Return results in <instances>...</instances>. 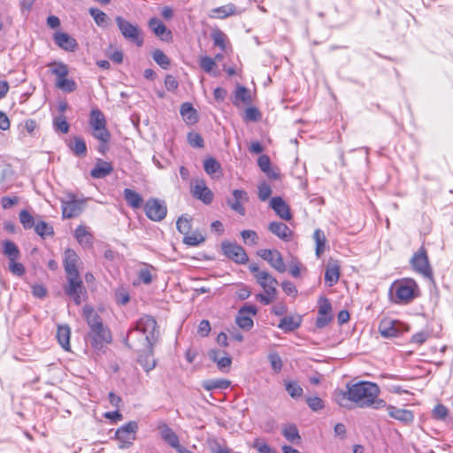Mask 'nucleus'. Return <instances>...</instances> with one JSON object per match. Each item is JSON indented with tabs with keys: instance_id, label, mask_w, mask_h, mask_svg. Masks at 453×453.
I'll list each match as a JSON object with an SVG mask.
<instances>
[{
	"instance_id": "1",
	"label": "nucleus",
	"mask_w": 453,
	"mask_h": 453,
	"mask_svg": "<svg viewBox=\"0 0 453 453\" xmlns=\"http://www.w3.org/2000/svg\"><path fill=\"white\" fill-rule=\"evenodd\" d=\"M158 337L157 321L149 315L140 318L135 327L129 330L127 345L132 347L153 348Z\"/></svg>"
},
{
	"instance_id": "2",
	"label": "nucleus",
	"mask_w": 453,
	"mask_h": 453,
	"mask_svg": "<svg viewBox=\"0 0 453 453\" xmlns=\"http://www.w3.org/2000/svg\"><path fill=\"white\" fill-rule=\"evenodd\" d=\"M380 393V388L373 382L360 381L349 386V397L351 403L360 408L372 407L375 410L384 408L386 402L379 398Z\"/></svg>"
},
{
	"instance_id": "3",
	"label": "nucleus",
	"mask_w": 453,
	"mask_h": 453,
	"mask_svg": "<svg viewBox=\"0 0 453 453\" xmlns=\"http://www.w3.org/2000/svg\"><path fill=\"white\" fill-rule=\"evenodd\" d=\"M82 313L89 327L88 339L91 346L97 350H102L106 344L111 342V334L103 323L101 317L89 305H85Z\"/></svg>"
},
{
	"instance_id": "4",
	"label": "nucleus",
	"mask_w": 453,
	"mask_h": 453,
	"mask_svg": "<svg viewBox=\"0 0 453 453\" xmlns=\"http://www.w3.org/2000/svg\"><path fill=\"white\" fill-rule=\"evenodd\" d=\"M418 286L410 278L395 280L392 283L388 296L389 300L396 304L411 303L418 295Z\"/></svg>"
},
{
	"instance_id": "5",
	"label": "nucleus",
	"mask_w": 453,
	"mask_h": 453,
	"mask_svg": "<svg viewBox=\"0 0 453 453\" xmlns=\"http://www.w3.org/2000/svg\"><path fill=\"white\" fill-rule=\"evenodd\" d=\"M89 126L92 128V135L103 143H107L111 139V134L106 127V119L99 109L90 111Z\"/></svg>"
},
{
	"instance_id": "6",
	"label": "nucleus",
	"mask_w": 453,
	"mask_h": 453,
	"mask_svg": "<svg viewBox=\"0 0 453 453\" xmlns=\"http://www.w3.org/2000/svg\"><path fill=\"white\" fill-rule=\"evenodd\" d=\"M115 22L120 34L126 40L134 43L138 47L142 46V32L138 25L132 24L122 16H116Z\"/></svg>"
},
{
	"instance_id": "7",
	"label": "nucleus",
	"mask_w": 453,
	"mask_h": 453,
	"mask_svg": "<svg viewBox=\"0 0 453 453\" xmlns=\"http://www.w3.org/2000/svg\"><path fill=\"white\" fill-rule=\"evenodd\" d=\"M138 430V424L135 421H129L128 423L120 426L115 433L116 439L119 441L120 449H127L136 438Z\"/></svg>"
},
{
	"instance_id": "8",
	"label": "nucleus",
	"mask_w": 453,
	"mask_h": 453,
	"mask_svg": "<svg viewBox=\"0 0 453 453\" xmlns=\"http://www.w3.org/2000/svg\"><path fill=\"white\" fill-rule=\"evenodd\" d=\"M144 211L150 220L161 221L166 216L167 207L164 201L150 198L144 204Z\"/></svg>"
},
{
	"instance_id": "9",
	"label": "nucleus",
	"mask_w": 453,
	"mask_h": 453,
	"mask_svg": "<svg viewBox=\"0 0 453 453\" xmlns=\"http://www.w3.org/2000/svg\"><path fill=\"white\" fill-rule=\"evenodd\" d=\"M67 277V286L65 288L66 295L70 296L74 303L79 305L82 301V296L86 294L80 274H69Z\"/></svg>"
},
{
	"instance_id": "10",
	"label": "nucleus",
	"mask_w": 453,
	"mask_h": 453,
	"mask_svg": "<svg viewBox=\"0 0 453 453\" xmlns=\"http://www.w3.org/2000/svg\"><path fill=\"white\" fill-rule=\"evenodd\" d=\"M257 254L277 272L284 273L286 271L287 267L283 257L277 250L262 249L259 250Z\"/></svg>"
},
{
	"instance_id": "11",
	"label": "nucleus",
	"mask_w": 453,
	"mask_h": 453,
	"mask_svg": "<svg viewBox=\"0 0 453 453\" xmlns=\"http://www.w3.org/2000/svg\"><path fill=\"white\" fill-rule=\"evenodd\" d=\"M407 330L408 328L402 322L391 319H384L379 325V332L385 338L397 337Z\"/></svg>"
},
{
	"instance_id": "12",
	"label": "nucleus",
	"mask_w": 453,
	"mask_h": 453,
	"mask_svg": "<svg viewBox=\"0 0 453 453\" xmlns=\"http://www.w3.org/2000/svg\"><path fill=\"white\" fill-rule=\"evenodd\" d=\"M221 249L225 256L237 264L244 265L249 260L244 249L237 243L224 242L221 244Z\"/></svg>"
},
{
	"instance_id": "13",
	"label": "nucleus",
	"mask_w": 453,
	"mask_h": 453,
	"mask_svg": "<svg viewBox=\"0 0 453 453\" xmlns=\"http://www.w3.org/2000/svg\"><path fill=\"white\" fill-rule=\"evenodd\" d=\"M413 269L425 277H432V270L429 265L428 257L424 248H420L411 260Z\"/></svg>"
},
{
	"instance_id": "14",
	"label": "nucleus",
	"mask_w": 453,
	"mask_h": 453,
	"mask_svg": "<svg viewBox=\"0 0 453 453\" xmlns=\"http://www.w3.org/2000/svg\"><path fill=\"white\" fill-rule=\"evenodd\" d=\"M332 306L328 299L325 296H321L319 299V311L316 319V326L323 328L327 326L332 320L331 315Z\"/></svg>"
},
{
	"instance_id": "15",
	"label": "nucleus",
	"mask_w": 453,
	"mask_h": 453,
	"mask_svg": "<svg viewBox=\"0 0 453 453\" xmlns=\"http://www.w3.org/2000/svg\"><path fill=\"white\" fill-rule=\"evenodd\" d=\"M257 311V310L255 305H245L242 307L235 319L238 326L244 330H250L253 326V320L250 316L256 315Z\"/></svg>"
},
{
	"instance_id": "16",
	"label": "nucleus",
	"mask_w": 453,
	"mask_h": 453,
	"mask_svg": "<svg viewBox=\"0 0 453 453\" xmlns=\"http://www.w3.org/2000/svg\"><path fill=\"white\" fill-rule=\"evenodd\" d=\"M192 195L195 198L202 201L205 204L211 203L213 200V194L211 189L206 186L205 181L202 179L195 180L192 188Z\"/></svg>"
},
{
	"instance_id": "17",
	"label": "nucleus",
	"mask_w": 453,
	"mask_h": 453,
	"mask_svg": "<svg viewBox=\"0 0 453 453\" xmlns=\"http://www.w3.org/2000/svg\"><path fill=\"white\" fill-rule=\"evenodd\" d=\"M157 431L161 439L165 442L180 451V445L179 438L171 427H169L165 423L161 422L157 425Z\"/></svg>"
},
{
	"instance_id": "18",
	"label": "nucleus",
	"mask_w": 453,
	"mask_h": 453,
	"mask_svg": "<svg viewBox=\"0 0 453 453\" xmlns=\"http://www.w3.org/2000/svg\"><path fill=\"white\" fill-rule=\"evenodd\" d=\"M80 264V257L78 254L72 249H67L64 254V268L66 275L80 274L78 265Z\"/></svg>"
},
{
	"instance_id": "19",
	"label": "nucleus",
	"mask_w": 453,
	"mask_h": 453,
	"mask_svg": "<svg viewBox=\"0 0 453 453\" xmlns=\"http://www.w3.org/2000/svg\"><path fill=\"white\" fill-rule=\"evenodd\" d=\"M54 41L59 48L65 51L73 52L78 48L76 40L65 32H56Z\"/></svg>"
},
{
	"instance_id": "20",
	"label": "nucleus",
	"mask_w": 453,
	"mask_h": 453,
	"mask_svg": "<svg viewBox=\"0 0 453 453\" xmlns=\"http://www.w3.org/2000/svg\"><path fill=\"white\" fill-rule=\"evenodd\" d=\"M270 207L280 219L284 220H290L292 219L289 206L280 196L273 197L270 201Z\"/></svg>"
},
{
	"instance_id": "21",
	"label": "nucleus",
	"mask_w": 453,
	"mask_h": 453,
	"mask_svg": "<svg viewBox=\"0 0 453 453\" xmlns=\"http://www.w3.org/2000/svg\"><path fill=\"white\" fill-rule=\"evenodd\" d=\"M208 356L211 361L217 364V366L220 371L226 372L232 364L231 357L222 350L211 349Z\"/></svg>"
},
{
	"instance_id": "22",
	"label": "nucleus",
	"mask_w": 453,
	"mask_h": 453,
	"mask_svg": "<svg viewBox=\"0 0 453 453\" xmlns=\"http://www.w3.org/2000/svg\"><path fill=\"white\" fill-rule=\"evenodd\" d=\"M149 27L161 40L170 42L172 40V32L167 29L165 25L158 19L152 18L149 21Z\"/></svg>"
},
{
	"instance_id": "23",
	"label": "nucleus",
	"mask_w": 453,
	"mask_h": 453,
	"mask_svg": "<svg viewBox=\"0 0 453 453\" xmlns=\"http://www.w3.org/2000/svg\"><path fill=\"white\" fill-rule=\"evenodd\" d=\"M257 282L261 286L265 292L277 294V280L267 273H261L257 276Z\"/></svg>"
},
{
	"instance_id": "24",
	"label": "nucleus",
	"mask_w": 453,
	"mask_h": 453,
	"mask_svg": "<svg viewBox=\"0 0 453 453\" xmlns=\"http://www.w3.org/2000/svg\"><path fill=\"white\" fill-rule=\"evenodd\" d=\"M387 408L388 415L399 421L404 423H410L413 420L414 416L411 411L406 409H400L392 405H387L384 407Z\"/></svg>"
},
{
	"instance_id": "25",
	"label": "nucleus",
	"mask_w": 453,
	"mask_h": 453,
	"mask_svg": "<svg viewBox=\"0 0 453 453\" xmlns=\"http://www.w3.org/2000/svg\"><path fill=\"white\" fill-rule=\"evenodd\" d=\"M268 229L278 238L288 242L292 237V231L282 222L273 221L269 224Z\"/></svg>"
},
{
	"instance_id": "26",
	"label": "nucleus",
	"mask_w": 453,
	"mask_h": 453,
	"mask_svg": "<svg viewBox=\"0 0 453 453\" xmlns=\"http://www.w3.org/2000/svg\"><path fill=\"white\" fill-rule=\"evenodd\" d=\"M113 167L111 163L98 159L95 167L90 171V175L95 179H103L111 173Z\"/></svg>"
},
{
	"instance_id": "27",
	"label": "nucleus",
	"mask_w": 453,
	"mask_h": 453,
	"mask_svg": "<svg viewBox=\"0 0 453 453\" xmlns=\"http://www.w3.org/2000/svg\"><path fill=\"white\" fill-rule=\"evenodd\" d=\"M143 353L138 357V362L145 372H149L156 366V360L153 357V348L143 347Z\"/></svg>"
},
{
	"instance_id": "28",
	"label": "nucleus",
	"mask_w": 453,
	"mask_h": 453,
	"mask_svg": "<svg viewBox=\"0 0 453 453\" xmlns=\"http://www.w3.org/2000/svg\"><path fill=\"white\" fill-rule=\"evenodd\" d=\"M203 169L211 178H220L222 170L220 164L214 157H208L203 161Z\"/></svg>"
},
{
	"instance_id": "29",
	"label": "nucleus",
	"mask_w": 453,
	"mask_h": 453,
	"mask_svg": "<svg viewBox=\"0 0 453 453\" xmlns=\"http://www.w3.org/2000/svg\"><path fill=\"white\" fill-rule=\"evenodd\" d=\"M123 195L127 203L130 207L133 209H139L142 207L143 199L136 191L131 188H125Z\"/></svg>"
},
{
	"instance_id": "30",
	"label": "nucleus",
	"mask_w": 453,
	"mask_h": 453,
	"mask_svg": "<svg viewBox=\"0 0 453 453\" xmlns=\"http://www.w3.org/2000/svg\"><path fill=\"white\" fill-rule=\"evenodd\" d=\"M70 335H71V329L69 326L63 325L58 326V331H57V339L60 346L65 350L70 349Z\"/></svg>"
},
{
	"instance_id": "31",
	"label": "nucleus",
	"mask_w": 453,
	"mask_h": 453,
	"mask_svg": "<svg viewBox=\"0 0 453 453\" xmlns=\"http://www.w3.org/2000/svg\"><path fill=\"white\" fill-rule=\"evenodd\" d=\"M81 211V205L77 201H69L63 203L62 214L65 219H71L78 216Z\"/></svg>"
},
{
	"instance_id": "32",
	"label": "nucleus",
	"mask_w": 453,
	"mask_h": 453,
	"mask_svg": "<svg viewBox=\"0 0 453 453\" xmlns=\"http://www.w3.org/2000/svg\"><path fill=\"white\" fill-rule=\"evenodd\" d=\"M339 277H340V266H339V265L336 262L329 264L326 266V273H325L326 283L329 287H332V286H334V284L337 283V281L339 280Z\"/></svg>"
},
{
	"instance_id": "33",
	"label": "nucleus",
	"mask_w": 453,
	"mask_h": 453,
	"mask_svg": "<svg viewBox=\"0 0 453 453\" xmlns=\"http://www.w3.org/2000/svg\"><path fill=\"white\" fill-rule=\"evenodd\" d=\"M313 239L316 243V256L320 257L326 249V238L325 233L321 229H316L313 234Z\"/></svg>"
},
{
	"instance_id": "34",
	"label": "nucleus",
	"mask_w": 453,
	"mask_h": 453,
	"mask_svg": "<svg viewBox=\"0 0 453 453\" xmlns=\"http://www.w3.org/2000/svg\"><path fill=\"white\" fill-rule=\"evenodd\" d=\"M301 318L300 317H284L280 319L278 326L284 332H291L300 326Z\"/></svg>"
},
{
	"instance_id": "35",
	"label": "nucleus",
	"mask_w": 453,
	"mask_h": 453,
	"mask_svg": "<svg viewBox=\"0 0 453 453\" xmlns=\"http://www.w3.org/2000/svg\"><path fill=\"white\" fill-rule=\"evenodd\" d=\"M51 73L56 75L57 81H65L68 75V67L62 62H53L49 65Z\"/></svg>"
},
{
	"instance_id": "36",
	"label": "nucleus",
	"mask_w": 453,
	"mask_h": 453,
	"mask_svg": "<svg viewBox=\"0 0 453 453\" xmlns=\"http://www.w3.org/2000/svg\"><path fill=\"white\" fill-rule=\"evenodd\" d=\"M180 115L184 120L188 124H193L196 121V111L189 103H184L180 106Z\"/></svg>"
},
{
	"instance_id": "37",
	"label": "nucleus",
	"mask_w": 453,
	"mask_h": 453,
	"mask_svg": "<svg viewBox=\"0 0 453 453\" xmlns=\"http://www.w3.org/2000/svg\"><path fill=\"white\" fill-rule=\"evenodd\" d=\"M70 148L73 152L79 157H84L87 154V145L83 138L76 136L70 142Z\"/></svg>"
},
{
	"instance_id": "38",
	"label": "nucleus",
	"mask_w": 453,
	"mask_h": 453,
	"mask_svg": "<svg viewBox=\"0 0 453 453\" xmlns=\"http://www.w3.org/2000/svg\"><path fill=\"white\" fill-rule=\"evenodd\" d=\"M88 12L98 27H106L108 26L109 18L103 11L92 7L88 10Z\"/></svg>"
},
{
	"instance_id": "39",
	"label": "nucleus",
	"mask_w": 453,
	"mask_h": 453,
	"mask_svg": "<svg viewBox=\"0 0 453 453\" xmlns=\"http://www.w3.org/2000/svg\"><path fill=\"white\" fill-rule=\"evenodd\" d=\"M35 233L42 238L53 236L54 230L52 226L43 220H38L34 226Z\"/></svg>"
},
{
	"instance_id": "40",
	"label": "nucleus",
	"mask_w": 453,
	"mask_h": 453,
	"mask_svg": "<svg viewBox=\"0 0 453 453\" xmlns=\"http://www.w3.org/2000/svg\"><path fill=\"white\" fill-rule=\"evenodd\" d=\"M236 7L233 4H228L218 8L212 9L211 12L213 13V17L225 19L235 13Z\"/></svg>"
},
{
	"instance_id": "41",
	"label": "nucleus",
	"mask_w": 453,
	"mask_h": 453,
	"mask_svg": "<svg viewBox=\"0 0 453 453\" xmlns=\"http://www.w3.org/2000/svg\"><path fill=\"white\" fill-rule=\"evenodd\" d=\"M3 253L8 257L9 260H17L19 257V250L17 245L8 240L3 242Z\"/></svg>"
},
{
	"instance_id": "42",
	"label": "nucleus",
	"mask_w": 453,
	"mask_h": 453,
	"mask_svg": "<svg viewBox=\"0 0 453 453\" xmlns=\"http://www.w3.org/2000/svg\"><path fill=\"white\" fill-rule=\"evenodd\" d=\"M250 96L249 93V90L242 86H238L235 94H234V99L233 101L234 105H239L241 103L243 104H250Z\"/></svg>"
},
{
	"instance_id": "43",
	"label": "nucleus",
	"mask_w": 453,
	"mask_h": 453,
	"mask_svg": "<svg viewBox=\"0 0 453 453\" xmlns=\"http://www.w3.org/2000/svg\"><path fill=\"white\" fill-rule=\"evenodd\" d=\"M230 386V381L226 380H209L203 383V387L208 390L226 389Z\"/></svg>"
},
{
	"instance_id": "44",
	"label": "nucleus",
	"mask_w": 453,
	"mask_h": 453,
	"mask_svg": "<svg viewBox=\"0 0 453 453\" xmlns=\"http://www.w3.org/2000/svg\"><path fill=\"white\" fill-rule=\"evenodd\" d=\"M152 58L154 61L163 69L166 70L169 68L171 60L161 50H155L152 52Z\"/></svg>"
},
{
	"instance_id": "45",
	"label": "nucleus",
	"mask_w": 453,
	"mask_h": 453,
	"mask_svg": "<svg viewBox=\"0 0 453 453\" xmlns=\"http://www.w3.org/2000/svg\"><path fill=\"white\" fill-rule=\"evenodd\" d=\"M75 237L77 241L82 245H88L91 243V234L83 226H79L75 229Z\"/></svg>"
},
{
	"instance_id": "46",
	"label": "nucleus",
	"mask_w": 453,
	"mask_h": 453,
	"mask_svg": "<svg viewBox=\"0 0 453 453\" xmlns=\"http://www.w3.org/2000/svg\"><path fill=\"white\" fill-rule=\"evenodd\" d=\"M204 242V237L200 233H191L190 232L184 235L183 242L188 246H197L200 243Z\"/></svg>"
},
{
	"instance_id": "47",
	"label": "nucleus",
	"mask_w": 453,
	"mask_h": 453,
	"mask_svg": "<svg viewBox=\"0 0 453 453\" xmlns=\"http://www.w3.org/2000/svg\"><path fill=\"white\" fill-rule=\"evenodd\" d=\"M334 399L340 406L349 407V403L351 402L349 397V389L347 391H343L342 389L335 390L334 393Z\"/></svg>"
},
{
	"instance_id": "48",
	"label": "nucleus",
	"mask_w": 453,
	"mask_h": 453,
	"mask_svg": "<svg viewBox=\"0 0 453 453\" xmlns=\"http://www.w3.org/2000/svg\"><path fill=\"white\" fill-rule=\"evenodd\" d=\"M19 220L25 229H31L36 224L34 217L26 210L19 212Z\"/></svg>"
},
{
	"instance_id": "49",
	"label": "nucleus",
	"mask_w": 453,
	"mask_h": 453,
	"mask_svg": "<svg viewBox=\"0 0 453 453\" xmlns=\"http://www.w3.org/2000/svg\"><path fill=\"white\" fill-rule=\"evenodd\" d=\"M176 227L180 234L187 235L191 230L190 219L185 216L180 217L176 222Z\"/></svg>"
},
{
	"instance_id": "50",
	"label": "nucleus",
	"mask_w": 453,
	"mask_h": 453,
	"mask_svg": "<svg viewBox=\"0 0 453 453\" xmlns=\"http://www.w3.org/2000/svg\"><path fill=\"white\" fill-rule=\"evenodd\" d=\"M56 87L64 92H73L76 89V83L73 80L56 81Z\"/></svg>"
},
{
	"instance_id": "51",
	"label": "nucleus",
	"mask_w": 453,
	"mask_h": 453,
	"mask_svg": "<svg viewBox=\"0 0 453 453\" xmlns=\"http://www.w3.org/2000/svg\"><path fill=\"white\" fill-rule=\"evenodd\" d=\"M200 67L205 72L210 73L216 66L215 60L210 57L204 56L200 58Z\"/></svg>"
},
{
	"instance_id": "52",
	"label": "nucleus",
	"mask_w": 453,
	"mask_h": 453,
	"mask_svg": "<svg viewBox=\"0 0 453 453\" xmlns=\"http://www.w3.org/2000/svg\"><path fill=\"white\" fill-rule=\"evenodd\" d=\"M286 390L293 398L299 397L303 394V388L296 382L294 381H289L286 383Z\"/></svg>"
},
{
	"instance_id": "53",
	"label": "nucleus",
	"mask_w": 453,
	"mask_h": 453,
	"mask_svg": "<svg viewBox=\"0 0 453 453\" xmlns=\"http://www.w3.org/2000/svg\"><path fill=\"white\" fill-rule=\"evenodd\" d=\"M241 236L243 239L244 242L249 243L250 245H256L258 242V235L253 230H243L241 232Z\"/></svg>"
},
{
	"instance_id": "54",
	"label": "nucleus",
	"mask_w": 453,
	"mask_h": 453,
	"mask_svg": "<svg viewBox=\"0 0 453 453\" xmlns=\"http://www.w3.org/2000/svg\"><path fill=\"white\" fill-rule=\"evenodd\" d=\"M283 434L289 441H292V442L300 439L297 428L295 426H286L283 429Z\"/></svg>"
},
{
	"instance_id": "55",
	"label": "nucleus",
	"mask_w": 453,
	"mask_h": 453,
	"mask_svg": "<svg viewBox=\"0 0 453 453\" xmlns=\"http://www.w3.org/2000/svg\"><path fill=\"white\" fill-rule=\"evenodd\" d=\"M54 127L57 130L63 134H66L69 131V124L65 120L64 116H58L54 119Z\"/></svg>"
},
{
	"instance_id": "56",
	"label": "nucleus",
	"mask_w": 453,
	"mask_h": 453,
	"mask_svg": "<svg viewBox=\"0 0 453 453\" xmlns=\"http://www.w3.org/2000/svg\"><path fill=\"white\" fill-rule=\"evenodd\" d=\"M268 359L271 363L272 368L275 372H279L282 367V361L280 357L277 353H270Z\"/></svg>"
},
{
	"instance_id": "57",
	"label": "nucleus",
	"mask_w": 453,
	"mask_h": 453,
	"mask_svg": "<svg viewBox=\"0 0 453 453\" xmlns=\"http://www.w3.org/2000/svg\"><path fill=\"white\" fill-rule=\"evenodd\" d=\"M188 143L194 148L203 147V140L197 133H189L188 135Z\"/></svg>"
},
{
	"instance_id": "58",
	"label": "nucleus",
	"mask_w": 453,
	"mask_h": 453,
	"mask_svg": "<svg viewBox=\"0 0 453 453\" xmlns=\"http://www.w3.org/2000/svg\"><path fill=\"white\" fill-rule=\"evenodd\" d=\"M19 202V198L17 196H3L1 198V205L3 209L7 210L15 205H17Z\"/></svg>"
},
{
	"instance_id": "59",
	"label": "nucleus",
	"mask_w": 453,
	"mask_h": 453,
	"mask_svg": "<svg viewBox=\"0 0 453 453\" xmlns=\"http://www.w3.org/2000/svg\"><path fill=\"white\" fill-rule=\"evenodd\" d=\"M261 118L259 111L255 107H249L245 111L244 119L249 121H257Z\"/></svg>"
},
{
	"instance_id": "60",
	"label": "nucleus",
	"mask_w": 453,
	"mask_h": 453,
	"mask_svg": "<svg viewBox=\"0 0 453 453\" xmlns=\"http://www.w3.org/2000/svg\"><path fill=\"white\" fill-rule=\"evenodd\" d=\"M272 194L271 187L266 183H262L258 186V197L261 201L267 200Z\"/></svg>"
},
{
	"instance_id": "61",
	"label": "nucleus",
	"mask_w": 453,
	"mask_h": 453,
	"mask_svg": "<svg viewBox=\"0 0 453 453\" xmlns=\"http://www.w3.org/2000/svg\"><path fill=\"white\" fill-rule=\"evenodd\" d=\"M306 402H307L308 406L312 411H319V410H321L324 407V403H323L322 399L318 397V396L308 397L306 399Z\"/></svg>"
},
{
	"instance_id": "62",
	"label": "nucleus",
	"mask_w": 453,
	"mask_h": 453,
	"mask_svg": "<svg viewBox=\"0 0 453 453\" xmlns=\"http://www.w3.org/2000/svg\"><path fill=\"white\" fill-rule=\"evenodd\" d=\"M10 271L18 276H21L25 273V267L22 264L16 262V260H10L9 263Z\"/></svg>"
},
{
	"instance_id": "63",
	"label": "nucleus",
	"mask_w": 453,
	"mask_h": 453,
	"mask_svg": "<svg viewBox=\"0 0 453 453\" xmlns=\"http://www.w3.org/2000/svg\"><path fill=\"white\" fill-rule=\"evenodd\" d=\"M212 39L215 45L219 46L222 50H226V35L222 32L214 33Z\"/></svg>"
},
{
	"instance_id": "64",
	"label": "nucleus",
	"mask_w": 453,
	"mask_h": 453,
	"mask_svg": "<svg viewBox=\"0 0 453 453\" xmlns=\"http://www.w3.org/2000/svg\"><path fill=\"white\" fill-rule=\"evenodd\" d=\"M254 449L258 453H270L271 449L264 440L257 439L253 445Z\"/></svg>"
}]
</instances>
